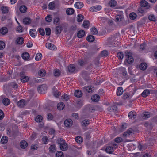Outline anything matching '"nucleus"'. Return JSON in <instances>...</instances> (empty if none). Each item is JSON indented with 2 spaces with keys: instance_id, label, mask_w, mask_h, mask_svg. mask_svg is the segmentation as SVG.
Here are the masks:
<instances>
[{
  "instance_id": "obj_1",
  "label": "nucleus",
  "mask_w": 157,
  "mask_h": 157,
  "mask_svg": "<svg viewBox=\"0 0 157 157\" xmlns=\"http://www.w3.org/2000/svg\"><path fill=\"white\" fill-rule=\"evenodd\" d=\"M140 5L141 7L138 9V12L143 15L146 10L147 6V2L145 0H141L140 2Z\"/></svg>"
},
{
  "instance_id": "obj_2",
  "label": "nucleus",
  "mask_w": 157,
  "mask_h": 157,
  "mask_svg": "<svg viewBox=\"0 0 157 157\" xmlns=\"http://www.w3.org/2000/svg\"><path fill=\"white\" fill-rule=\"evenodd\" d=\"M132 54L131 52H126L125 53V56L126 57V61L129 64L132 63L134 61V59Z\"/></svg>"
},
{
  "instance_id": "obj_3",
  "label": "nucleus",
  "mask_w": 157,
  "mask_h": 157,
  "mask_svg": "<svg viewBox=\"0 0 157 157\" xmlns=\"http://www.w3.org/2000/svg\"><path fill=\"white\" fill-rule=\"evenodd\" d=\"M47 90V87L45 84H42L39 85L37 87V90L38 92L41 94H44L45 91Z\"/></svg>"
},
{
  "instance_id": "obj_4",
  "label": "nucleus",
  "mask_w": 157,
  "mask_h": 157,
  "mask_svg": "<svg viewBox=\"0 0 157 157\" xmlns=\"http://www.w3.org/2000/svg\"><path fill=\"white\" fill-rule=\"evenodd\" d=\"M134 130L130 128L124 133L123 136L125 137H127L130 135H132L134 133Z\"/></svg>"
},
{
  "instance_id": "obj_5",
  "label": "nucleus",
  "mask_w": 157,
  "mask_h": 157,
  "mask_svg": "<svg viewBox=\"0 0 157 157\" xmlns=\"http://www.w3.org/2000/svg\"><path fill=\"white\" fill-rule=\"evenodd\" d=\"M101 8V7L100 6H95L90 7V10L92 12H97L100 10Z\"/></svg>"
},
{
  "instance_id": "obj_6",
  "label": "nucleus",
  "mask_w": 157,
  "mask_h": 157,
  "mask_svg": "<svg viewBox=\"0 0 157 157\" xmlns=\"http://www.w3.org/2000/svg\"><path fill=\"white\" fill-rule=\"evenodd\" d=\"M137 114L135 111H132L129 112L128 117L129 119H134L136 117Z\"/></svg>"
},
{
  "instance_id": "obj_7",
  "label": "nucleus",
  "mask_w": 157,
  "mask_h": 157,
  "mask_svg": "<svg viewBox=\"0 0 157 157\" xmlns=\"http://www.w3.org/2000/svg\"><path fill=\"white\" fill-rule=\"evenodd\" d=\"M121 70L122 71V74L123 76L126 79H128L129 78V77L127 75V73L126 71V69L123 67L121 68Z\"/></svg>"
},
{
  "instance_id": "obj_8",
  "label": "nucleus",
  "mask_w": 157,
  "mask_h": 157,
  "mask_svg": "<svg viewBox=\"0 0 157 157\" xmlns=\"http://www.w3.org/2000/svg\"><path fill=\"white\" fill-rule=\"evenodd\" d=\"M82 76L85 80L87 81L89 79V74L86 71H84L82 73Z\"/></svg>"
},
{
  "instance_id": "obj_9",
  "label": "nucleus",
  "mask_w": 157,
  "mask_h": 157,
  "mask_svg": "<svg viewBox=\"0 0 157 157\" xmlns=\"http://www.w3.org/2000/svg\"><path fill=\"white\" fill-rule=\"evenodd\" d=\"M46 47L49 49L54 50L56 48V46L52 44L47 43L46 44Z\"/></svg>"
},
{
  "instance_id": "obj_10",
  "label": "nucleus",
  "mask_w": 157,
  "mask_h": 157,
  "mask_svg": "<svg viewBox=\"0 0 157 157\" xmlns=\"http://www.w3.org/2000/svg\"><path fill=\"white\" fill-rule=\"evenodd\" d=\"M72 121L71 119L66 120L64 122V124L66 127H69L71 126Z\"/></svg>"
},
{
  "instance_id": "obj_11",
  "label": "nucleus",
  "mask_w": 157,
  "mask_h": 157,
  "mask_svg": "<svg viewBox=\"0 0 157 157\" xmlns=\"http://www.w3.org/2000/svg\"><path fill=\"white\" fill-rule=\"evenodd\" d=\"M29 33L31 37L35 38L37 35V32L34 29H31L30 30Z\"/></svg>"
},
{
  "instance_id": "obj_12",
  "label": "nucleus",
  "mask_w": 157,
  "mask_h": 157,
  "mask_svg": "<svg viewBox=\"0 0 157 157\" xmlns=\"http://www.w3.org/2000/svg\"><path fill=\"white\" fill-rule=\"evenodd\" d=\"M90 124V121L89 120L85 119L82 121L81 122V126L83 127V128L84 127H86L87 126Z\"/></svg>"
},
{
  "instance_id": "obj_13",
  "label": "nucleus",
  "mask_w": 157,
  "mask_h": 157,
  "mask_svg": "<svg viewBox=\"0 0 157 157\" xmlns=\"http://www.w3.org/2000/svg\"><path fill=\"white\" fill-rule=\"evenodd\" d=\"M85 36V31L82 30L78 31L77 33V36L79 38H81Z\"/></svg>"
},
{
  "instance_id": "obj_14",
  "label": "nucleus",
  "mask_w": 157,
  "mask_h": 157,
  "mask_svg": "<svg viewBox=\"0 0 157 157\" xmlns=\"http://www.w3.org/2000/svg\"><path fill=\"white\" fill-rule=\"evenodd\" d=\"M21 57L23 59L27 60L29 57V55L28 53L25 52L22 54Z\"/></svg>"
},
{
  "instance_id": "obj_15",
  "label": "nucleus",
  "mask_w": 157,
  "mask_h": 157,
  "mask_svg": "<svg viewBox=\"0 0 157 157\" xmlns=\"http://www.w3.org/2000/svg\"><path fill=\"white\" fill-rule=\"evenodd\" d=\"M55 33L59 34L62 30V27L61 26H57L55 28Z\"/></svg>"
},
{
  "instance_id": "obj_16",
  "label": "nucleus",
  "mask_w": 157,
  "mask_h": 157,
  "mask_svg": "<svg viewBox=\"0 0 157 157\" xmlns=\"http://www.w3.org/2000/svg\"><path fill=\"white\" fill-rule=\"evenodd\" d=\"M83 90L84 91H86L90 93L94 90V89L91 86H88L83 88Z\"/></svg>"
},
{
  "instance_id": "obj_17",
  "label": "nucleus",
  "mask_w": 157,
  "mask_h": 157,
  "mask_svg": "<svg viewBox=\"0 0 157 157\" xmlns=\"http://www.w3.org/2000/svg\"><path fill=\"white\" fill-rule=\"evenodd\" d=\"M8 32V29L6 27H3L0 29V32L2 35H5Z\"/></svg>"
},
{
  "instance_id": "obj_18",
  "label": "nucleus",
  "mask_w": 157,
  "mask_h": 157,
  "mask_svg": "<svg viewBox=\"0 0 157 157\" xmlns=\"http://www.w3.org/2000/svg\"><path fill=\"white\" fill-rule=\"evenodd\" d=\"M21 82L23 83L27 82L29 80L28 77L25 75L21 76Z\"/></svg>"
},
{
  "instance_id": "obj_19",
  "label": "nucleus",
  "mask_w": 157,
  "mask_h": 157,
  "mask_svg": "<svg viewBox=\"0 0 157 157\" xmlns=\"http://www.w3.org/2000/svg\"><path fill=\"white\" fill-rule=\"evenodd\" d=\"M31 21V19L29 17H26L23 20V22L25 25L29 24Z\"/></svg>"
},
{
  "instance_id": "obj_20",
  "label": "nucleus",
  "mask_w": 157,
  "mask_h": 157,
  "mask_svg": "<svg viewBox=\"0 0 157 157\" xmlns=\"http://www.w3.org/2000/svg\"><path fill=\"white\" fill-rule=\"evenodd\" d=\"M100 98V96L97 94L93 95L91 97V99L94 102H97Z\"/></svg>"
},
{
  "instance_id": "obj_21",
  "label": "nucleus",
  "mask_w": 157,
  "mask_h": 157,
  "mask_svg": "<svg viewBox=\"0 0 157 157\" xmlns=\"http://www.w3.org/2000/svg\"><path fill=\"white\" fill-rule=\"evenodd\" d=\"M106 152L108 153L111 154L113 152V149L112 146H109L106 147Z\"/></svg>"
},
{
  "instance_id": "obj_22",
  "label": "nucleus",
  "mask_w": 157,
  "mask_h": 157,
  "mask_svg": "<svg viewBox=\"0 0 157 157\" xmlns=\"http://www.w3.org/2000/svg\"><path fill=\"white\" fill-rule=\"evenodd\" d=\"M117 2L115 0H111L109 3V6L111 7H114L117 5Z\"/></svg>"
},
{
  "instance_id": "obj_23",
  "label": "nucleus",
  "mask_w": 157,
  "mask_h": 157,
  "mask_svg": "<svg viewBox=\"0 0 157 157\" xmlns=\"http://www.w3.org/2000/svg\"><path fill=\"white\" fill-rule=\"evenodd\" d=\"M123 92V90L122 87H119L117 89V94L118 96L121 95Z\"/></svg>"
},
{
  "instance_id": "obj_24",
  "label": "nucleus",
  "mask_w": 157,
  "mask_h": 157,
  "mask_svg": "<svg viewBox=\"0 0 157 157\" xmlns=\"http://www.w3.org/2000/svg\"><path fill=\"white\" fill-rule=\"evenodd\" d=\"M82 93L81 90H76L74 93V95L75 96L80 98L82 97Z\"/></svg>"
},
{
  "instance_id": "obj_25",
  "label": "nucleus",
  "mask_w": 157,
  "mask_h": 157,
  "mask_svg": "<svg viewBox=\"0 0 157 157\" xmlns=\"http://www.w3.org/2000/svg\"><path fill=\"white\" fill-rule=\"evenodd\" d=\"M59 147L60 149L63 151H66L68 148L67 145L65 142V143H64L63 144L61 145Z\"/></svg>"
},
{
  "instance_id": "obj_26",
  "label": "nucleus",
  "mask_w": 157,
  "mask_h": 157,
  "mask_svg": "<svg viewBox=\"0 0 157 157\" xmlns=\"http://www.w3.org/2000/svg\"><path fill=\"white\" fill-rule=\"evenodd\" d=\"M117 109V107L116 105L110 106L107 108L108 110L110 112L116 111Z\"/></svg>"
},
{
  "instance_id": "obj_27",
  "label": "nucleus",
  "mask_w": 157,
  "mask_h": 157,
  "mask_svg": "<svg viewBox=\"0 0 157 157\" xmlns=\"http://www.w3.org/2000/svg\"><path fill=\"white\" fill-rule=\"evenodd\" d=\"M25 105V101L24 100H20L17 103V105L20 108L23 107Z\"/></svg>"
},
{
  "instance_id": "obj_28",
  "label": "nucleus",
  "mask_w": 157,
  "mask_h": 157,
  "mask_svg": "<svg viewBox=\"0 0 157 157\" xmlns=\"http://www.w3.org/2000/svg\"><path fill=\"white\" fill-rule=\"evenodd\" d=\"M87 40L90 42H93L95 40L94 37L92 35H89L86 38Z\"/></svg>"
},
{
  "instance_id": "obj_29",
  "label": "nucleus",
  "mask_w": 157,
  "mask_h": 157,
  "mask_svg": "<svg viewBox=\"0 0 157 157\" xmlns=\"http://www.w3.org/2000/svg\"><path fill=\"white\" fill-rule=\"evenodd\" d=\"M74 10L72 8H68L66 10V13L68 15L73 14L74 13Z\"/></svg>"
},
{
  "instance_id": "obj_30",
  "label": "nucleus",
  "mask_w": 157,
  "mask_h": 157,
  "mask_svg": "<svg viewBox=\"0 0 157 157\" xmlns=\"http://www.w3.org/2000/svg\"><path fill=\"white\" fill-rule=\"evenodd\" d=\"M83 4L81 2H76L75 4V6L77 8H81L83 7Z\"/></svg>"
},
{
  "instance_id": "obj_31",
  "label": "nucleus",
  "mask_w": 157,
  "mask_h": 157,
  "mask_svg": "<svg viewBox=\"0 0 157 157\" xmlns=\"http://www.w3.org/2000/svg\"><path fill=\"white\" fill-rule=\"evenodd\" d=\"M65 141L62 138H59L57 139L56 141V143L58 144H59V146L61 145H62L64 143H65Z\"/></svg>"
},
{
  "instance_id": "obj_32",
  "label": "nucleus",
  "mask_w": 157,
  "mask_h": 157,
  "mask_svg": "<svg viewBox=\"0 0 157 157\" xmlns=\"http://www.w3.org/2000/svg\"><path fill=\"white\" fill-rule=\"evenodd\" d=\"M10 100L7 98H4L2 101L3 104L5 105H8L10 103Z\"/></svg>"
},
{
  "instance_id": "obj_33",
  "label": "nucleus",
  "mask_w": 157,
  "mask_h": 157,
  "mask_svg": "<svg viewBox=\"0 0 157 157\" xmlns=\"http://www.w3.org/2000/svg\"><path fill=\"white\" fill-rule=\"evenodd\" d=\"M19 10L21 13H25L27 11V8L25 6H22L20 8Z\"/></svg>"
},
{
  "instance_id": "obj_34",
  "label": "nucleus",
  "mask_w": 157,
  "mask_h": 157,
  "mask_svg": "<svg viewBox=\"0 0 157 157\" xmlns=\"http://www.w3.org/2000/svg\"><path fill=\"white\" fill-rule=\"evenodd\" d=\"M64 107V104L63 102L58 103L57 105V108L59 110H62Z\"/></svg>"
},
{
  "instance_id": "obj_35",
  "label": "nucleus",
  "mask_w": 157,
  "mask_h": 157,
  "mask_svg": "<svg viewBox=\"0 0 157 157\" xmlns=\"http://www.w3.org/2000/svg\"><path fill=\"white\" fill-rule=\"evenodd\" d=\"M147 67V66L146 63H142L140 65L139 67L140 69L144 70L146 69Z\"/></svg>"
},
{
  "instance_id": "obj_36",
  "label": "nucleus",
  "mask_w": 157,
  "mask_h": 157,
  "mask_svg": "<svg viewBox=\"0 0 157 157\" xmlns=\"http://www.w3.org/2000/svg\"><path fill=\"white\" fill-rule=\"evenodd\" d=\"M90 23L89 21H84L83 23V26L86 28L88 29Z\"/></svg>"
},
{
  "instance_id": "obj_37",
  "label": "nucleus",
  "mask_w": 157,
  "mask_h": 157,
  "mask_svg": "<svg viewBox=\"0 0 157 157\" xmlns=\"http://www.w3.org/2000/svg\"><path fill=\"white\" fill-rule=\"evenodd\" d=\"M8 137L6 136H3L1 140V143L5 144L8 141Z\"/></svg>"
},
{
  "instance_id": "obj_38",
  "label": "nucleus",
  "mask_w": 157,
  "mask_h": 157,
  "mask_svg": "<svg viewBox=\"0 0 157 157\" xmlns=\"http://www.w3.org/2000/svg\"><path fill=\"white\" fill-rule=\"evenodd\" d=\"M49 149V151L52 153L55 152L56 151V146L54 144L51 145Z\"/></svg>"
},
{
  "instance_id": "obj_39",
  "label": "nucleus",
  "mask_w": 157,
  "mask_h": 157,
  "mask_svg": "<svg viewBox=\"0 0 157 157\" xmlns=\"http://www.w3.org/2000/svg\"><path fill=\"white\" fill-rule=\"evenodd\" d=\"M28 144L27 142L25 141H22L20 143V146L21 148H25L27 146Z\"/></svg>"
},
{
  "instance_id": "obj_40",
  "label": "nucleus",
  "mask_w": 157,
  "mask_h": 157,
  "mask_svg": "<svg viewBox=\"0 0 157 157\" xmlns=\"http://www.w3.org/2000/svg\"><path fill=\"white\" fill-rule=\"evenodd\" d=\"M91 33L93 35H95L98 33V31L94 27H93L91 29Z\"/></svg>"
},
{
  "instance_id": "obj_41",
  "label": "nucleus",
  "mask_w": 157,
  "mask_h": 157,
  "mask_svg": "<svg viewBox=\"0 0 157 157\" xmlns=\"http://www.w3.org/2000/svg\"><path fill=\"white\" fill-rule=\"evenodd\" d=\"M42 57V54L40 53H37L35 59L36 61H39L41 59V58Z\"/></svg>"
},
{
  "instance_id": "obj_42",
  "label": "nucleus",
  "mask_w": 157,
  "mask_h": 157,
  "mask_svg": "<svg viewBox=\"0 0 157 157\" xmlns=\"http://www.w3.org/2000/svg\"><path fill=\"white\" fill-rule=\"evenodd\" d=\"M38 74L40 76H44L45 75V71L44 69H41L38 72Z\"/></svg>"
},
{
  "instance_id": "obj_43",
  "label": "nucleus",
  "mask_w": 157,
  "mask_h": 157,
  "mask_svg": "<svg viewBox=\"0 0 157 157\" xmlns=\"http://www.w3.org/2000/svg\"><path fill=\"white\" fill-rule=\"evenodd\" d=\"M129 18L132 20H134L137 17L136 14L134 13H132L129 14Z\"/></svg>"
},
{
  "instance_id": "obj_44",
  "label": "nucleus",
  "mask_w": 157,
  "mask_h": 157,
  "mask_svg": "<svg viewBox=\"0 0 157 157\" xmlns=\"http://www.w3.org/2000/svg\"><path fill=\"white\" fill-rule=\"evenodd\" d=\"M61 99L63 101H66L68 100L69 99V97L67 94H64L61 96Z\"/></svg>"
},
{
  "instance_id": "obj_45",
  "label": "nucleus",
  "mask_w": 157,
  "mask_h": 157,
  "mask_svg": "<svg viewBox=\"0 0 157 157\" xmlns=\"http://www.w3.org/2000/svg\"><path fill=\"white\" fill-rule=\"evenodd\" d=\"M24 39L22 37H18L17 40L16 41L19 44H22L23 42Z\"/></svg>"
},
{
  "instance_id": "obj_46",
  "label": "nucleus",
  "mask_w": 157,
  "mask_h": 157,
  "mask_svg": "<svg viewBox=\"0 0 157 157\" xmlns=\"http://www.w3.org/2000/svg\"><path fill=\"white\" fill-rule=\"evenodd\" d=\"M75 140L78 143H80L82 142L83 139L80 136H77L75 138Z\"/></svg>"
},
{
  "instance_id": "obj_47",
  "label": "nucleus",
  "mask_w": 157,
  "mask_h": 157,
  "mask_svg": "<svg viewBox=\"0 0 157 157\" xmlns=\"http://www.w3.org/2000/svg\"><path fill=\"white\" fill-rule=\"evenodd\" d=\"M76 106L78 108H80L82 105V103L80 100H78L76 101Z\"/></svg>"
},
{
  "instance_id": "obj_48",
  "label": "nucleus",
  "mask_w": 157,
  "mask_h": 157,
  "mask_svg": "<svg viewBox=\"0 0 157 157\" xmlns=\"http://www.w3.org/2000/svg\"><path fill=\"white\" fill-rule=\"evenodd\" d=\"M53 73L54 76L56 77H59L60 75V71L59 69L55 70Z\"/></svg>"
},
{
  "instance_id": "obj_49",
  "label": "nucleus",
  "mask_w": 157,
  "mask_h": 157,
  "mask_svg": "<svg viewBox=\"0 0 157 157\" xmlns=\"http://www.w3.org/2000/svg\"><path fill=\"white\" fill-rule=\"evenodd\" d=\"M150 21H156V17L153 14L150 15L148 17Z\"/></svg>"
},
{
  "instance_id": "obj_50",
  "label": "nucleus",
  "mask_w": 157,
  "mask_h": 157,
  "mask_svg": "<svg viewBox=\"0 0 157 157\" xmlns=\"http://www.w3.org/2000/svg\"><path fill=\"white\" fill-rule=\"evenodd\" d=\"M75 70V67L73 65H70L68 67V70L69 72H72Z\"/></svg>"
},
{
  "instance_id": "obj_51",
  "label": "nucleus",
  "mask_w": 157,
  "mask_h": 157,
  "mask_svg": "<svg viewBox=\"0 0 157 157\" xmlns=\"http://www.w3.org/2000/svg\"><path fill=\"white\" fill-rule=\"evenodd\" d=\"M84 18V17L81 14H79L77 17V21L78 22L82 21Z\"/></svg>"
},
{
  "instance_id": "obj_52",
  "label": "nucleus",
  "mask_w": 157,
  "mask_h": 157,
  "mask_svg": "<svg viewBox=\"0 0 157 157\" xmlns=\"http://www.w3.org/2000/svg\"><path fill=\"white\" fill-rule=\"evenodd\" d=\"M42 120V117L40 115H38L35 118V121L38 122H41Z\"/></svg>"
},
{
  "instance_id": "obj_53",
  "label": "nucleus",
  "mask_w": 157,
  "mask_h": 157,
  "mask_svg": "<svg viewBox=\"0 0 157 157\" xmlns=\"http://www.w3.org/2000/svg\"><path fill=\"white\" fill-rule=\"evenodd\" d=\"M108 52L106 50H104L102 51L101 52V55L102 57H105L108 55Z\"/></svg>"
},
{
  "instance_id": "obj_54",
  "label": "nucleus",
  "mask_w": 157,
  "mask_h": 157,
  "mask_svg": "<svg viewBox=\"0 0 157 157\" xmlns=\"http://www.w3.org/2000/svg\"><path fill=\"white\" fill-rule=\"evenodd\" d=\"M55 4L53 2H51L49 4L48 7L50 9L52 10L55 8Z\"/></svg>"
},
{
  "instance_id": "obj_55",
  "label": "nucleus",
  "mask_w": 157,
  "mask_h": 157,
  "mask_svg": "<svg viewBox=\"0 0 157 157\" xmlns=\"http://www.w3.org/2000/svg\"><path fill=\"white\" fill-rule=\"evenodd\" d=\"M56 157H63V153L60 151H57L56 154Z\"/></svg>"
},
{
  "instance_id": "obj_56",
  "label": "nucleus",
  "mask_w": 157,
  "mask_h": 157,
  "mask_svg": "<svg viewBox=\"0 0 157 157\" xmlns=\"http://www.w3.org/2000/svg\"><path fill=\"white\" fill-rule=\"evenodd\" d=\"M52 19V16L51 15H48L45 18L46 21L48 22H50Z\"/></svg>"
},
{
  "instance_id": "obj_57",
  "label": "nucleus",
  "mask_w": 157,
  "mask_h": 157,
  "mask_svg": "<svg viewBox=\"0 0 157 157\" xmlns=\"http://www.w3.org/2000/svg\"><path fill=\"white\" fill-rule=\"evenodd\" d=\"M1 10L2 13H6L8 12V10L6 7H2Z\"/></svg>"
},
{
  "instance_id": "obj_58",
  "label": "nucleus",
  "mask_w": 157,
  "mask_h": 157,
  "mask_svg": "<svg viewBox=\"0 0 157 157\" xmlns=\"http://www.w3.org/2000/svg\"><path fill=\"white\" fill-rule=\"evenodd\" d=\"M147 118V112H144L142 115L141 119L142 120L146 119Z\"/></svg>"
},
{
  "instance_id": "obj_59",
  "label": "nucleus",
  "mask_w": 157,
  "mask_h": 157,
  "mask_svg": "<svg viewBox=\"0 0 157 157\" xmlns=\"http://www.w3.org/2000/svg\"><path fill=\"white\" fill-rule=\"evenodd\" d=\"M53 94L55 97L56 98L58 97L61 94V93L57 90L54 91L53 92Z\"/></svg>"
},
{
  "instance_id": "obj_60",
  "label": "nucleus",
  "mask_w": 157,
  "mask_h": 157,
  "mask_svg": "<svg viewBox=\"0 0 157 157\" xmlns=\"http://www.w3.org/2000/svg\"><path fill=\"white\" fill-rule=\"evenodd\" d=\"M46 35L48 36L50 35L51 29L49 28H45Z\"/></svg>"
},
{
  "instance_id": "obj_61",
  "label": "nucleus",
  "mask_w": 157,
  "mask_h": 157,
  "mask_svg": "<svg viewBox=\"0 0 157 157\" xmlns=\"http://www.w3.org/2000/svg\"><path fill=\"white\" fill-rule=\"evenodd\" d=\"M53 118V116L50 113H48L47 116V118L48 120H51Z\"/></svg>"
},
{
  "instance_id": "obj_62",
  "label": "nucleus",
  "mask_w": 157,
  "mask_h": 157,
  "mask_svg": "<svg viewBox=\"0 0 157 157\" xmlns=\"http://www.w3.org/2000/svg\"><path fill=\"white\" fill-rule=\"evenodd\" d=\"M117 56L119 59H122L123 58L124 55L122 52H118L117 53Z\"/></svg>"
},
{
  "instance_id": "obj_63",
  "label": "nucleus",
  "mask_w": 157,
  "mask_h": 157,
  "mask_svg": "<svg viewBox=\"0 0 157 157\" xmlns=\"http://www.w3.org/2000/svg\"><path fill=\"white\" fill-rule=\"evenodd\" d=\"M122 19V17L121 15H117L116 16V19L117 21H121Z\"/></svg>"
},
{
  "instance_id": "obj_64",
  "label": "nucleus",
  "mask_w": 157,
  "mask_h": 157,
  "mask_svg": "<svg viewBox=\"0 0 157 157\" xmlns=\"http://www.w3.org/2000/svg\"><path fill=\"white\" fill-rule=\"evenodd\" d=\"M17 31L19 32H23V29L22 27L20 25L18 26L16 29Z\"/></svg>"
}]
</instances>
